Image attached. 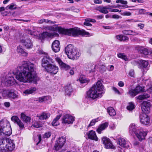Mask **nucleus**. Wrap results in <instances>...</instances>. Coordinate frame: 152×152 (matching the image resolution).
<instances>
[{
    "label": "nucleus",
    "mask_w": 152,
    "mask_h": 152,
    "mask_svg": "<svg viewBox=\"0 0 152 152\" xmlns=\"http://www.w3.org/2000/svg\"><path fill=\"white\" fill-rule=\"evenodd\" d=\"M134 108V105L132 103H129L127 107V109L129 111H132Z\"/></svg>",
    "instance_id": "8fccbe9b"
},
{
    "label": "nucleus",
    "mask_w": 152,
    "mask_h": 152,
    "mask_svg": "<svg viewBox=\"0 0 152 152\" xmlns=\"http://www.w3.org/2000/svg\"><path fill=\"white\" fill-rule=\"evenodd\" d=\"M150 97V95L147 94H144L141 95H139L136 97V98L140 100H142L145 99H147Z\"/></svg>",
    "instance_id": "ea45409f"
},
{
    "label": "nucleus",
    "mask_w": 152,
    "mask_h": 152,
    "mask_svg": "<svg viewBox=\"0 0 152 152\" xmlns=\"http://www.w3.org/2000/svg\"><path fill=\"white\" fill-rule=\"evenodd\" d=\"M11 120L16 123L21 129H23L24 127V124L16 116H13L11 118Z\"/></svg>",
    "instance_id": "aec40b11"
},
{
    "label": "nucleus",
    "mask_w": 152,
    "mask_h": 152,
    "mask_svg": "<svg viewBox=\"0 0 152 152\" xmlns=\"http://www.w3.org/2000/svg\"><path fill=\"white\" fill-rule=\"evenodd\" d=\"M16 4L14 3H12L10 5H8L6 7L7 9H9L12 10L13 9H16L17 8L16 7H15Z\"/></svg>",
    "instance_id": "a18cd8bd"
},
{
    "label": "nucleus",
    "mask_w": 152,
    "mask_h": 152,
    "mask_svg": "<svg viewBox=\"0 0 152 152\" xmlns=\"http://www.w3.org/2000/svg\"><path fill=\"white\" fill-rule=\"evenodd\" d=\"M43 28L46 30L50 31H58L61 34V28L58 26H44Z\"/></svg>",
    "instance_id": "4be33fe9"
},
{
    "label": "nucleus",
    "mask_w": 152,
    "mask_h": 152,
    "mask_svg": "<svg viewBox=\"0 0 152 152\" xmlns=\"http://www.w3.org/2000/svg\"><path fill=\"white\" fill-rule=\"evenodd\" d=\"M139 140L141 141L142 140L145 139V137L147 134V132L142 129L138 130V132L135 134Z\"/></svg>",
    "instance_id": "4468645a"
},
{
    "label": "nucleus",
    "mask_w": 152,
    "mask_h": 152,
    "mask_svg": "<svg viewBox=\"0 0 152 152\" xmlns=\"http://www.w3.org/2000/svg\"><path fill=\"white\" fill-rule=\"evenodd\" d=\"M74 120V117L69 114H66L63 117L62 123L65 125L72 124Z\"/></svg>",
    "instance_id": "9d476101"
},
{
    "label": "nucleus",
    "mask_w": 152,
    "mask_h": 152,
    "mask_svg": "<svg viewBox=\"0 0 152 152\" xmlns=\"http://www.w3.org/2000/svg\"><path fill=\"white\" fill-rule=\"evenodd\" d=\"M151 104L149 102H143L141 104L142 111L145 113H148L150 111Z\"/></svg>",
    "instance_id": "9b49d317"
},
{
    "label": "nucleus",
    "mask_w": 152,
    "mask_h": 152,
    "mask_svg": "<svg viewBox=\"0 0 152 152\" xmlns=\"http://www.w3.org/2000/svg\"><path fill=\"white\" fill-rule=\"evenodd\" d=\"M102 142L104 145L106 149H114L115 146L113 145L110 139L107 137H104L102 138Z\"/></svg>",
    "instance_id": "1a4fd4ad"
},
{
    "label": "nucleus",
    "mask_w": 152,
    "mask_h": 152,
    "mask_svg": "<svg viewBox=\"0 0 152 152\" xmlns=\"http://www.w3.org/2000/svg\"><path fill=\"white\" fill-rule=\"evenodd\" d=\"M34 64L29 61H23L22 65L15 69L14 73L19 81L26 83L28 80L33 81L36 77Z\"/></svg>",
    "instance_id": "f257e3e1"
},
{
    "label": "nucleus",
    "mask_w": 152,
    "mask_h": 152,
    "mask_svg": "<svg viewBox=\"0 0 152 152\" xmlns=\"http://www.w3.org/2000/svg\"><path fill=\"white\" fill-rule=\"evenodd\" d=\"M61 114L57 115L56 117L54 119L52 123V124L53 126H56L59 124L58 121V120L61 117Z\"/></svg>",
    "instance_id": "473e14b6"
},
{
    "label": "nucleus",
    "mask_w": 152,
    "mask_h": 152,
    "mask_svg": "<svg viewBox=\"0 0 152 152\" xmlns=\"http://www.w3.org/2000/svg\"><path fill=\"white\" fill-rule=\"evenodd\" d=\"M137 94L143 91V89L142 87L140 86H137L134 89Z\"/></svg>",
    "instance_id": "3c124183"
},
{
    "label": "nucleus",
    "mask_w": 152,
    "mask_h": 152,
    "mask_svg": "<svg viewBox=\"0 0 152 152\" xmlns=\"http://www.w3.org/2000/svg\"><path fill=\"white\" fill-rule=\"evenodd\" d=\"M99 121V118L94 119L91 121L90 124L88 126V127H90L94 126L95 125V124Z\"/></svg>",
    "instance_id": "c03bdc74"
},
{
    "label": "nucleus",
    "mask_w": 152,
    "mask_h": 152,
    "mask_svg": "<svg viewBox=\"0 0 152 152\" xmlns=\"http://www.w3.org/2000/svg\"><path fill=\"white\" fill-rule=\"evenodd\" d=\"M4 105L5 107H10V103L9 102H5L4 104Z\"/></svg>",
    "instance_id": "052dcab7"
},
{
    "label": "nucleus",
    "mask_w": 152,
    "mask_h": 152,
    "mask_svg": "<svg viewBox=\"0 0 152 152\" xmlns=\"http://www.w3.org/2000/svg\"><path fill=\"white\" fill-rule=\"evenodd\" d=\"M138 26L139 27L140 29H142L144 28V25L142 23H140L138 24Z\"/></svg>",
    "instance_id": "338daca9"
},
{
    "label": "nucleus",
    "mask_w": 152,
    "mask_h": 152,
    "mask_svg": "<svg viewBox=\"0 0 152 152\" xmlns=\"http://www.w3.org/2000/svg\"><path fill=\"white\" fill-rule=\"evenodd\" d=\"M129 37L126 36L122 35V41H127L129 40Z\"/></svg>",
    "instance_id": "4d7b16f0"
},
{
    "label": "nucleus",
    "mask_w": 152,
    "mask_h": 152,
    "mask_svg": "<svg viewBox=\"0 0 152 152\" xmlns=\"http://www.w3.org/2000/svg\"><path fill=\"white\" fill-rule=\"evenodd\" d=\"M51 135V133L50 132H48L45 134L44 137V138H48Z\"/></svg>",
    "instance_id": "6e6d98bb"
},
{
    "label": "nucleus",
    "mask_w": 152,
    "mask_h": 152,
    "mask_svg": "<svg viewBox=\"0 0 152 152\" xmlns=\"http://www.w3.org/2000/svg\"><path fill=\"white\" fill-rule=\"evenodd\" d=\"M113 90L117 94L119 95H120L121 94L120 92H119V91L115 87H113Z\"/></svg>",
    "instance_id": "13d9d810"
},
{
    "label": "nucleus",
    "mask_w": 152,
    "mask_h": 152,
    "mask_svg": "<svg viewBox=\"0 0 152 152\" xmlns=\"http://www.w3.org/2000/svg\"><path fill=\"white\" fill-rule=\"evenodd\" d=\"M56 61L58 63L59 66L61 67L62 68L66 70H67L70 69V66L64 63L61 61V59L59 58H55Z\"/></svg>",
    "instance_id": "6ab92c4d"
},
{
    "label": "nucleus",
    "mask_w": 152,
    "mask_h": 152,
    "mask_svg": "<svg viewBox=\"0 0 152 152\" xmlns=\"http://www.w3.org/2000/svg\"><path fill=\"white\" fill-rule=\"evenodd\" d=\"M136 49L141 53L145 55H147L148 54V50L146 48H144L143 47L138 46L136 47Z\"/></svg>",
    "instance_id": "c85d7f7f"
},
{
    "label": "nucleus",
    "mask_w": 152,
    "mask_h": 152,
    "mask_svg": "<svg viewBox=\"0 0 152 152\" xmlns=\"http://www.w3.org/2000/svg\"><path fill=\"white\" fill-rule=\"evenodd\" d=\"M37 101H38L40 103H41L42 102H46L48 101L50 102L51 100V98L50 96H46L40 97L37 98Z\"/></svg>",
    "instance_id": "393cba45"
},
{
    "label": "nucleus",
    "mask_w": 152,
    "mask_h": 152,
    "mask_svg": "<svg viewBox=\"0 0 152 152\" xmlns=\"http://www.w3.org/2000/svg\"><path fill=\"white\" fill-rule=\"evenodd\" d=\"M66 141V139L64 137H59L57 140L54 146L53 149L56 151H58L62 148Z\"/></svg>",
    "instance_id": "423d86ee"
},
{
    "label": "nucleus",
    "mask_w": 152,
    "mask_h": 152,
    "mask_svg": "<svg viewBox=\"0 0 152 152\" xmlns=\"http://www.w3.org/2000/svg\"><path fill=\"white\" fill-rule=\"evenodd\" d=\"M118 143L122 147L127 148L129 147V145L127 144V142L124 138H120L118 140Z\"/></svg>",
    "instance_id": "b1692460"
},
{
    "label": "nucleus",
    "mask_w": 152,
    "mask_h": 152,
    "mask_svg": "<svg viewBox=\"0 0 152 152\" xmlns=\"http://www.w3.org/2000/svg\"><path fill=\"white\" fill-rule=\"evenodd\" d=\"M94 2L96 4H101L102 3V1L100 0H94Z\"/></svg>",
    "instance_id": "e2e57ef3"
},
{
    "label": "nucleus",
    "mask_w": 152,
    "mask_h": 152,
    "mask_svg": "<svg viewBox=\"0 0 152 152\" xmlns=\"http://www.w3.org/2000/svg\"><path fill=\"white\" fill-rule=\"evenodd\" d=\"M140 64L142 67L145 68L148 65V61L145 60H142L140 61Z\"/></svg>",
    "instance_id": "09e8293b"
},
{
    "label": "nucleus",
    "mask_w": 152,
    "mask_h": 152,
    "mask_svg": "<svg viewBox=\"0 0 152 152\" xmlns=\"http://www.w3.org/2000/svg\"><path fill=\"white\" fill-rule=\"evenodd\" d=\"M26 32L28 34H30L31 35L35 36L34 33L33 32H32L29 29H28L26 30Z\"/></svg>",
    "instance_id": "864d4df0"
},
{
    "label": "nucleus",
    "mask_w": 152,
    "mask_h": 152,
    "mask_svg": "<svg viewBox=\"0 0 152 152\" xmlns=\"http://www.w3.org/2000/svg\"><path fill=\"white\" fill-rule=\"evenodd\" d=\"M87 134L88 138L96 141L98 140V139L95 132L93 130L90 131L87 133Z\"/></svg>",
    "instance_id": "5701e85b"
},
{
    "label": "nucleus",
    "mask_w": 152,
    "mask_h": 152,
    "mask_svg": "<svg viewBox=\"0 0 152 152\" xmlns=\"http://www.w3.org/2000/svg\"><path fill=\"white\" fill-rule=\"evenodd\" d=\"M117 56L118 58L122 59L125 61H128V59L124 53H120L118 54H117Z\"/></svg>",
    "instance_id": "58836bf2"
},
{
    "label": "nucleus",
    "mask_w": 152,
    "mask_h": 152,
    "mask_svg": "<svg viewBox=\"0 0 152 152\" xmlns=\"http://www.w3.org/2000/svg\"><path fill=\"white\" fill-rule=\"evenodd\" d=\"M51 47L54 52L55 53L58 52L60 48L59 42L58 40L54 41L52 44Z\"/></svg>",
    "instance_id": "a211bd4d"
},
{
    "label": "nucleus",
    "mask_w": 152,
    "mask_h": 152,
    "mask_svg": "<svg viewBox=\"0 0 152 152\" xmlns=\"http://www.w3.org/2000/svg\"><path fill=\"white\" fill-rule=\"evenodd\" d=\"M120 16L117 15H114L112 16V18L115 19H118L120 18Z\"/></svg>",
    "instance_id": "774afa93"
},
{
    "label": "nucleus",
    "mask_w": 152,
    "mask_h": 152,
    "mask_svg": "<svg viewBox=\"0 0 152 152\" xmlns=\"http://www.w3.org/2000/svg\"><path fill=\"white\" fill-rule=\"evenodd\" d=\"M36 90V88L32 87L24 91L23 93L26 94H30L33 93Z\"/></svg>",
    "instance_id": "e433bc0d"
},
{
    "label": "nucleus",
    "mask_w": 152,
    "mask_h": 152,
    "mask_svg": "<svg viewBox=\"0 0 152 152\" xmlns=\"http://www.w3.org/2000/svg\"><path fill=\"white\" fill-rule=\"evenodd\" d=\"M9 139L5 137L0 139V152H5L6 146Z\"/></svg>",
    "instance_id": "dca6fc26"
},
{
    "label": "nucleus",
    "mask_w": 152,
    "mask_h": 152,
    "mask_svg": "<svg viewBox=\"0 0 152 152\" xmlns=\"http://www.w3.org/2000/svg\"><path fill=\"white\" fill-rule=\"evenodd\" d=\"M65 51L68 58L73 60H77L81 55L80 50L70 44L66 47Z\"/></svg>",
    "instance_id": "20e7f679"
},
{
    "label": "nucleus",
    "mask_w": 152,
    "mask_h": 152,
    "mask_svg": "<svg viewBox=\"0 0 152 152\" xmlns=\"http://www.w3.org/2000/svg\"><path fill=\"white\" fill-rule=\"evenodd\" d=\"M104 89L101 80L97 81L96 85L93 86L86 92V96L88 98L94 99L102 96L104 93Z\"/></svg>",
    "instance_id": "f03ea898"
},
{
    "label": "nucleus",
    "mask_w": 152,
    "mask_h": 152,
    "mask_svg": "<svg viewBox=\"0 0 152 152\" xmlns=\"http://www.w3.org/2000/svg\"><path fill=\"white\" fill-rule=\"evenodd\" d=\"M122 36L121 35H118L116 36V37L117 39L120 41H122Z\"/></svg>",
    "instance_id": "0e129e2a"
},
{
    "label": "nucleus",
    "mask_w": 152,
    "mask_h": 152,
    "mask_svg": "<svg viewBox=\"0 0 152 152\" xmlns=\"http://www.w3.org/2000/svg\"><path fill=\"white\" fill-rule=\"evenodd\" d=\"M21 42L27 49L31 48L33 47V43L29 38L22 39L21 40Z\"/></svg>",
    "instance_id": "2eb2a0df"
},
{
    "label": "nucleus",
    "mask_w": 152,
    "mask_h": 152,
    "mask_svg": "<svg viewBox=\"0 0 152 152\" xmlns=\"http://www.w3.org/2000/svg\"><path fill=\"white\" fill-rule=\"evenodd\" d=\"M57 34L54 33H50L47 32H44L42 34V37L43 38L48 37H53L55 36H58Z\"/></svg>",
    "instance_id": "a878e982"
},
{
    "label": "nucleus",
    "mask_w": 152,
    "mask_h": 152,
    "mask_svg": "<svg viewBox=\"0 0 152 152\" xmlns=\"http://www.w3.org/2000/svg\"><path fill=\"white\" fill-rule=\"evenodd\" d=\"M139 12L140 14H147L148 12H146L145 10L144 9H140Z\"/></svg>",
    "instance_id": "603ef678"
},
{
    "label": "nucleus",
    "mask_w": 152,
    "mask_h": 152,
    "mask_svg": "<svg viewBox=\"0 0 152 152\" xmlns=\"http://www.w3.org/2000/svg\"><path fill=\"white\" fill-rule=\"evenodd\" d=\"M108 124L106 122L100 125L97 129L96 131L99 134H101V131L105 129L108 126Z\"/></svg>",
    "instance_id": "bb28decb"
},
{
    "label": "nucleus",
    "mask_w": 152,
    "mask_h": 152,
    "mask_svg": "<svg viewBox=\"0 0 152 152\" xmlns=\"http://www.w3.org/2000/svg\"><path fill=\"white\" fill-rule=\"evenodd\" d=\"M146 114L141 115L140 118V122L144 125H146L149 124L150 119L148 116Z\"/></svg>",
    "instance_id": "f3484780"
},
{
    "label": "nucleus",
    "mask_w": 152,
    "mask_h": 152,
    "mask_svg": "<svg viewBox=\"0 0 152 152\" xmlns=\"http://www.w3.org/2000/svg\"><path fill=\"white\" fill-rule=\"evenodd\" d=\"M78 80L82 84L87 83L89 81V80L86 78L85 76L83 75L80 76Z\"/></svg>",
    "instance_id": "4c0bfd02"
},
{
    "label": "nucleus",
    "mask_w": 152,
    "mask_h": 152,
    "mask_svg": "<svg viewBox=\"0 0 152 152\" xmlns=\"http://www.w3.org/2000/svg\"><path fill=\"white\" fill-rule=\"evenodd\" d=\"M34 127L39 128L42 126V124H40L38 121H34L32 125Z\"/></svg>",
    "instance_id": "49530a36"
},
{
    "label": "nucleus",
    "mask_w": 152,
    "mask_h": 152,
    "mask_svg": "<svg viewBox=\"0 0 152 152\" xmlns=\"http://www.w3.org/2000/svg\"><path fill=\"white\" fill-rule=\"evenodd\" d=\"M61 34L70 36L72 35L74 37L77 36L79 35L88 36L89 35L88 32L86 31L83 29L80 30L78 28H74L69 29L61 28Z\"/></svg>",
    "instance_id": "7ed1b4c3"
},
{
    "label": "nucleus",
    "mask_w": 152,
    "mask_h": 152,
    "mask_svg": "<svg viewBox=\"0 0 152 152\" xmlns=\"http://www.w3.org/2000/svg\"><path fill=\"white\" fill-rule=\"evenodd\" d=\"M4 83L7 86H11L17 83L14 77L11 75L6 76L4 80Z\"/></svg>",
    "instance_id": "0eeeda50"
},
{
    "label": "nucleus",
    "mask_w": 152,
    "mask_h": 152,
    "mask_svg": "<svg viewBox=\"0 0 152 152\" xmlns=\"http://www.w3.org/2000/svg\"><path fill=\"white\" fill-rule=\"evenodd\" d=\"M65 89L66 93L69 96L70 95V93L73 91V88L70 84L65 86Z\"/></svg>",
    "instance_id": "72a5a7b5"
},
{
    "label": "nucleus",
    "mask_w": 152,
    "mask_h": 152,
    "mask_svg": "<svg viewBox=\"0 0 152 152\" xmlns=\"http://www.w3.org/2000/svg\"><path fill=\"white\" fill-rule=\"evenodd\" d=\"M121 15L124 16H130L131 15V13L129 12L126 11L123 12L121 13Z\"/></svg>",
    "instance_id": "5fc2aeb1"
},
{
    "label": "nucleus",
    "mask_w": 152,
    "mask_h": 152,
    "mask_svg": "<svg viewBox=\"0 0 152 152\" xmlns=\"http://www.w3.org/2000/svg\"><path fill=\"white\" fill-rule=\"evenodd\" d=\"M53 60L48 55L44 56L42 60V66L44 68H46L49 65L53 63Z\"/></svg>",
    "instance_id": "6e6552de"
},
{
    "label": "nucleus",
    "mask_w": 152,
    "mask_h": 152,
    "mask_svg": "<svg viewBox=\"0 0 152 152\" xmlns=\"http://www.w3.org/2000/svg\"><path fill=\"white\" fill-rule=\"evenodd\" d=\"M50 115L49 113L43 112L39 116L37 115V117H39L40 120H42L48 118L50 117Z\"/></svg>",
    "instance_id": "7c9ffc66"
},
{
    "label": "nucleus",
    "mask_w": 152,
    "mask_h": 152,
    "mask_svg": "<svg viewBox=\"0 0 152 152\" xmlns=\"http://www.w3.org/2000/svg\"><path fill=\"white\" fill-rule=\"evenodd\" d=\"M15 148V145L13 141L10 139L8 140L5 148V152L6 151H11L13 150Z\"/></svg>",
    "instance_id": "ddd939ff"
},
{
    "label": "nucleus",
    "mask_w": 152,
    "mask_h": 152,
    "mask_svg": "<svg viewBox=\"0 0 152 152\" xmlns=\"http://www.w3.org/2000/svg\"><path fill=\"white\" fill-rule=\"evenodd\" d=\"M129 75L132 77H134V71L133 70H130L129 72Z\"/></svg>",
    "instance_id": "bf43d9fd"
},
{
    "label": "nucleus",
    "mask_w": 152,
    "mask_h": 152,
    "mask_svg": "<svg viewBox=\"0 0 152 152\" xmlns=\"http://www.w3.org/2000/svg\"><path fill=\"white\" fill-rule=\"evenodd\" d=\"M12 133V131L9 122L7 120L0 121V136L3 137L9 136Z\"/></svg>",
    "instance_id": "39448f33"
},
{
    "label": "nucleus",
    "mask_w": 152,
    "mask_h": 152,
    "mask_svg": "<svg viewBox=\"0 0 152 152\" xmlns=\"http://www.w3.org/2000/svg\"><path fill=\"white\" fill-rule=\"evenodd\" d=\"M44 22H45L46 23H54V22H53L49 20L48 19H42L40 20H38L37 23L39 24H42Z\"/></svg>",
    "instance_id": "79ce46f5"
},
{
    "label": "nucleus",
    "mask_w": 152,
    "mask_h": 152,
    "mask_svg": "<svg viewBox=\"0 0 152 152\" xmlns=\"http://www.w3.org/2000/svg\"><path fill=\"white\" fill-rule=\"evenodd\" d=\"M10 91V90H4L2 87H0V93L4 97H8Z\"/></svg>",
    "instance_id": "2f4dec72"
},
{
    "label": "nucleus",
    "mask_w": 152,
    "mask_h": 152,
    "mask_svg": "<svg viewBox=\"0 0 152 152\" xmlns=\"http://www.w3.org/2000/svg\"><path fill=\"white\" fill-rule=\"evenodd\" d=\"M20 118L23 122L26 123H28L30 122L31 118L28 116H26L23 113H22L21 114Z\"/></svg>",
    "instance_id": "cd10ccee"
},
{
    "label": "nucleus",
    "mask_w": 152,
    "mask_h": 152,
    "mask_svg": "<svg viewBox=\"0 0 152 152\" xmlns=\"http://www.w3.org/2000/svg\"><path fill=\"white\" fill-rule=\"evenodd\" d=\"M129 93L130 96H134L137 94L135 89L129 90Z\"/></svg>",
    "instance_id": "de8ad7c7"
},
{
    "label": "nucleus",
    "mask_w": 152,
    "mask_h": 152,
    "mask_svg": "<svg viewBox=\"0 0 152 152\" xmlns=\"http://www.w3.org/2000/svg\"><path fill=\"white\" fill-rule=\"evenodd\" d=\"M107 112L110 116H114L116 114V112L111 107H110L107 108Z\"/></svg>",
    "instance_id": "c9c22d12"
},
{
    "label": "nucleus",
    "mask_w": 152,
    "mask_h": 152,
    "mask_svg": "<svg viewBox=\"0 0 152 152\" xmlns=\"http://www.w3.org/2000/svg\"><path fill=\"white\" fill-rule=\"evenodd\" d=\"M17 51L18 53H20V54L23 56H26L27 55V53L24 51L22 46H19L18 47Z\"/></svg>",
    "instance_id": "f704fd0d"
},
{
    "label": "nucleus",
    "mask_w": 152,
    "mask_h": 152,
    "mask_svg": "<svg viewBox=\"0 0 152 152\" xmlns=\"http://www.w3.org/2000/svg\"><path fill=\"white\" fill-rule=\"evenodd\" d=\"M137 126L134 123L131 124L129 126V133L132 135L135 134L138 131L137 129Z\"/></svg>",
    "instance_id": "412c9836"
},
{
    "label": "nucleus",
    "mask_w": 152,
    "mask_h": 152,
    "mask_svg": "<svg viewBox=\"0 0 152 152\" xmlns=\"http://www.w3.org/2000/svg\"><path fill=\"white\" fill-rule=\"evenodd\" d=\"M18 97V96L15 93H14L13 92H12L10 91L9 95H8V97H10L12 99H14L16 98H17Z\"/></svg>",
    "instance_id": "37998d69"
},
{
    "label": "nucleus",
    "mask_w": 152,
    "mask_h": 152,
    "mask_svg": "<svg viewBox=\"0 0 152 152\" xmlns=\"http://www.w3.org/2000/svg\"><path fill=\"white\" fill-rule=\"evenodd\" d=\"M46 71L52 75H55L58 71V67L54 65L51 64L45 68Z\"/></svg>",
    "instance_id": "f8f14e48"
},
{
    "label": "nucleus",
    "mask_w": 152,
    "mask_h": 152,
    "mask_svg": "<svg viewBox=\"0 0 152 152\" xmlns=\"http://www.w3.org/2000/svg\"><path fill=\"white\" fill-rule=\"evenodd\" d=\"M95 9L100 12L104 14H107L108 12V11L106 10V7H102L100 6L96 7Z\"/></svg>",
    "instance_id": "c756f323"
},
{
    "label": "nucleus",
    "mask_w": 152,
    "mask_h": 152,
    "mask_svg": "<svg viewBox=\"0 0 152 152\" xmlns=\"http://www.w3.org/2000/svg\"><path fill=\"white\" fill-rule=\"evenodd\" d=\"M118 86L121 87H123L124 85V83L121 81H119L118 83Z\"/></svg>",
    "instance_id": "69168bd1"
},
{
    "label": "nucleus",
    "mask_w": 152,
    "mask_h": 152,
    "mask_svg": "<svg viewBox=\"0 0 152 152\" xmlns=\"http://www.w3.org/2000/svg\"><path fill=\"white\" fill-rule=\"evenodd\" d=\"M84 24L88 26H92V24L86 21L84 22Z\"/></svg>",
    "instance_id": "680f3d73"
},
{
    "label": "nucleus",
    "mask_w": 152,
    "mask_h": 152,
    "mask_svg": "<svg viewBox=\"0 0 152 152\" xmlns=\"http://www.w3.org/2000/svg\"><path fill=\"white\" fill-rule=\"evenodd\" d=\"M123 33L126 35H134L137 34V33L136 32L131 30H124L123 31Z\"/></svg>",
    "instance_id": "a19ab883"
}]
</instances>
